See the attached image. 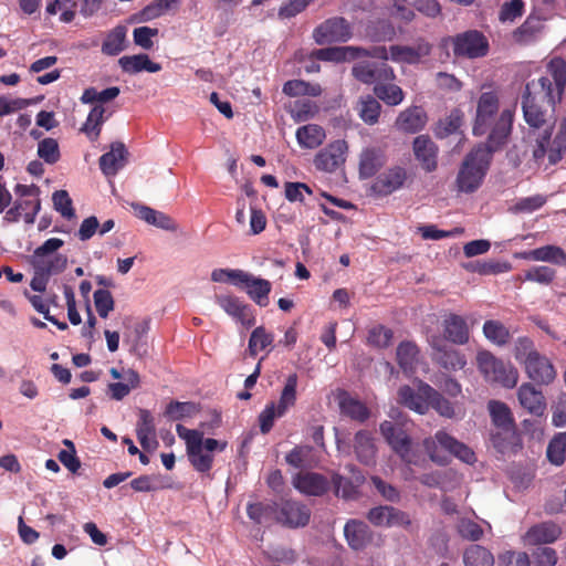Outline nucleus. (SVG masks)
Returning a JSON list of instances; mask_svg holds the SVG:
<instances>
[{"label":"nucleus","instance_id":"46","mask_svg":"<svg viewBox=\"0 0 566 566\" xmlns=\"http://www.w3.org/2000/svg\"><path fill=\"white\" fill-rule=\"evenodd\" d=\"M463 562L465 566H493L494 557L485 547L471 545L463 554Z\"/></svg>","mask_w":566,"mask_h":566},{"label":"nucleus","instance_id":"24","mask_svg":"<svg viewBox=\"0 0 566 566\" xmlns=\"http://www.w3.org/2000/svg\"><path fill=\"white\" fill-rule=\"evenodd\" d=\"M406 179V169L395 166L381 172L374 181L371 188L375 193L387 196L400 189Z\"/></svg>","mask_w":566,"mask_h":566},{"label":"nucleus","instance_id":"11","mask_svg":"<svg viewBox=\"0 0 566 566\" xmlns=\"http://www.w3.org/2000/svg\"><path fill=\"white\" fill-rule=\"evenodd\" d=\"M64 241L59 238H51L38 247L30 256V262L34 271L42 273L59 274L66 268L67 259L65 255L57 253Z\"/></svg>","mask_w":566,"mask_h":566},{"label":"nucleus","instance_id":"35","mask_svg":"<svg viewBox=\"0 0 566 566\" xmlns=\"http://www.w3.org/2000/svg\"><path fill=\"white\" fill-rule=\"evenodd\" d=\"M344 535L350 548L360 551L371 541L368 525L358 520H350L344 526Z\"/></svg>","mask_w":566,"mask_h":566},{"label":"nucleus","instance_id":"22","mask_svg":"<svg viewBox=\"0 0 566 566\" xmlns=\"http://www.w3.org/2000/svg\"><path fill=\"white\" fill-rule=\"evenodd\" d=\"M352 72L355 78L366 84L392 81L396 77L394 70L390 66L382 64L378 67L371 62H358L353 66Z\"/></svg>","mask_w":566,"mask_h":566},{"label":"nucleus","instance_id":"8","mask_svg":"<svg viewBox=\"0 0 566 566\" xmlns=\"http://www.w3.org/2000/svg\"><path fill=\"white\" fill-rule=\"evenodd\" d=\"M431 44L424 39H418L412 44H394L387 46H375L366 53L368 56L391 61L397 64L421 63L431 52Z\"/></svg>","mask_w":566,"mask_h":566},{"label":"nucleus","instance_id":"23","mask_svg":"<svg viewBox=\"0 0 566 566\" xmlns=\"http://www.w3.org/2000/svg\"><path fill=\"white\" fill-rule=\"evenodd\" d=\"M128 160V151L125 145L120 142H115L111 145L109 151L105 153L99 158V168L107 177H114L122 170Z\"/></svg>","mask_w":566,"mask_h":566},{"label":"nucleus","instance_id":"5","mask_svg":"<svg viewBox=\"0 0 566 566\" xmlns=\"http://www.w3.org/2000/svg\"><path fill=\"white\" fill-rule=\"evenodd\" d=\"M405 423H395L392 421H382L379 426V432L391 450L399 455L408 468L402 471L403 479L409 481L415 479L409 465H420L424 462L412 448V439L405 430Z\"/></svg>","mask_w":566,"mask_h":566},{"label":"nucleus","instance_id":"14","mask_svg":"<svg viewBox=\"0 0 566 566\" xmlns=\"http://www.w3.org/2000/svg\"><path fill=\"white\" fill-rule=\"evenodd\" d=\"M311 518V510L303 503L285 500L277 503L275 522L290 528L304 527Z\"/></svg>","mask_w":566,"mask_h":566},{"label":"nucleus","instance_id":"9","mask_svg":"<svg viewBox=\"0 0 566 566\" xmlns=\"http://www.w3.org/2000/svg\"><path fill=\"white\" fill-rule=\"evenodd\" d=\"M297 385L298 376L294 373L287 376L284 386L281 390L277 402H270L265 406L260 413V429L263 433H268L276 418L283 417L292 407L295 406L297 400Z\"/></svg>","mask_w":566,"mask_h":566},{"label":"nucleus","instance_id":"2","mask_svg":"<svg viewBox=\"0 0 566 566\" xmlns=\"http://www.w3.org/2000/svg\"><path fill=\"white\" fill-rule=\"evenodd\" d=\"M515 111V104L500 105L497 91L483 92L476 101L473 134L475 136L489 134L486 146L491 149H499L511 135Z\"/></svg>","mask_w":566,"mask_h":566},{"label":"nucleus","instance_id":"7","mask_svg":"<svg viewBox=\"0 0 566 566\" xmlns=\"http://www.w3.org/2000/svg\"><path fill=\"white\" fill-rule=\"evenodd\" d=\"M494 150L480 145L467 155L457 176L459 191L470 193L481 186Z\"/></svg>","mask_w":566,"mask_h":566},{"label":"nucleus","instance_id":"19","mask_svg":"<svg viewBox=\"0 0 566 566\" xmlns=\"http://www.w3.org/2000/svg\"><path fill=\"white\" fill-rule=\"evenodd\" d=\"M136 436L138 442L146 451H155L159 442L157 440V431H156V418L155 416L147 409L138 410V420L136 423Z\"/></svg>","mask_w":566,"mask_h":566},{"label":"nucleus","instance_id":"52","mask_svg":"<svg viewBox=\"0 0 566 566\" xmlns=\"http://www.w3.org/2000/svg\"><path fill=\"white\" fill-rule=\"evenodd\" d=\"M374 93L379 99L390 106L399 105L405 98L401 87L392 83H377L374 87Z\"/></svg>","mask_w":566,"mask_h":566},{"label":"nucleus","instance_id":"15","mask_svg":"<svg viewBox=\"0 0 566 566\" xmlns=\"http://www.w3.org/2000/svg\"><path fill=\"white\" fill-rule=\"evenodd\" d=\"M433 396H437V391L422 381L418 382L417 390L402 386L398 391L399 402L421 415L428 411Z\"/></svg>","mask_w":566,"mask_h":566},{"label":"nucleus","instance_id":"62","mask_svg":"<svg viewBox=\"0 0 566 566\" xmlns=\"http://www.w3.org/2000/svg\"><path fill=\"white\" fill-rule=\"evenodd\" d=\"M555 275L554 269L546 265H536L525 271L523 280L538 284H549L555 279Z\"/></svg>","mask_w":566,"mask_h":566},{"label":"nucleus","instance_id":"56","mask_svg":"<svg viewBox=\"0 0 566 566\" xmlns=\"http://www.w3.org/2000/svg\"><path fill=\"white\" fill-rule=\"evenodd\" d=\"M179 0H155L147 7H145L139 13L136 14L135 20L137 22L151 21L163 15L172 4Z\"/></svg>","mask_w":566,"mask_h":566},{"label":"nucleus","instance_id":"21","mask_svg":"<svg viewBox=\"0 0 566 566\" xmlns=\"http://www.w3.org/2000/svg\"><path fill=\"white\" fill-rule=\"evenodd\" d=\"M132 207L134 209L135 216L149 226H154L168 232H177L179 230L178 222L163 211L155 210L140 203H134Z\"/></svg>","mask_w":566,"mask_h":566},{"label":"nucleus","instance_id":"12","mask_svg":"<svg viewBox=\"0 0 566 566\" xmlns=\"http://www.w3.org/2000/svg\"><path fill=\"white\" fill-rule=\"evenodd\" d=\"M547 73L549 76L538 78V85L548 102L556 104L562 99L566 87V62L562 57H553L547 64Z\"/></svg>","mask_w":566,"mask_h":566},{"label":"nucleus","instance_id":"4","mask_svg":"<svg viewBox=\"0 0 566 566\" xmlns=\"http://www.w3.org/2000/svg\"><path fill=\"white\" fill-rule=\"evenodd\" d=\"M422 446L429 459L439 465L448 464L451 455L465 463H472L475 459L470 448L446 430H438L432 437L426 438Z\"/></svg>","mask_w":566,"mask_h":566},{"label":"nucleus","instance_id":"34","mask_svg":"<svg viewBox=\"0 0 566 566\" xmlns=\"http://www.w3.org/2000/svg\"><path fill=\"white\" fill-rule=\"evenodd\" d=\"M366 53L368 51L360 48L340 46L315 50L311 56L322 61L343 62L355 60L359 56H368Z\"/></svg>","mask_w":566,"mask_h":566},{"label":"nucleus","instance_id":"17","mask_svg":"<svg viewBox=\"0 0 566 566\" xmlns=\"http://www.w3.org/2000/svg\"><path fill=\"white\" fill-rule=\"evenodd\" d=\"M350 34L349 25L343 18H333L318 25L313 32V38L317 44H326L345 42Z\"/></svg>","mask_w":566,"mask_h":566},{"label":"nucleus","instance_id":"13","mask_svg":"<svg viewBox=\"0 0 566 566\" xmlns=\"http://www.w3.org/2000/svg\"><path fill=\"white\" fill-rule=\"evenodd\" d=\"M347 155V142L336 139L327 144L314 156L313 165L319 171L333 174L345 165Z\"/></svg>","mask_w":566,"mask_h":566},{"label":"nucleus","instance_id":"39","mask_svg":"<svg viewBox=\"0 0 566 566\" xmlns=\"http://www.w3.org/2000/svg\"><path fill=\"white\" fill-rule=\"evenodd\" d=\"M354 449L358 460L365 464H371L376 457V446L370 432L361 430L355 434Z\"/></svg>","mask_w":566,"mask_h":566},{"label":"nucleus","instance_id":"30","mask_svg":"<svg viewBox=\"0 0 566 566\" xmlns=\"http://www.w3.org/2000/svg\"><path fill=\"white\" fill-rule=\"evenodd\" d=\"M428 122L427 113L420 106H411L402 111L396 118L398 130L415 134L422 130Z\"/></svg>","mask_w":566,"mask_h":566},{"label":"nucleus","instance_id":"26","mask_svg":"<svg viewBox=\"0 0 566 566\" xmlns=\"http://www.w3.org/2000/svg\"><path fill=\"white\" fill-rule=\"evenodd\" d=\"M549 18L551 15H542L539 10L535 7L525 22L514 31V40L518 43H530L534 41L542 34L544 22Z\"/></svg>","mask_w":566,"mask_h":566},{"label":"nucleus","instance_id":"36","mask_svg":"<svg viewBox=\"0 0 566 566\" xmlns=\"http://www.w3.org/2000/svg\"><path fill=\"white\" fill-rule=\"evenodd\" d=\"M385 164L384 153L375 147H366L359 156V176L363 179L373 177Z\"/></svg>","mask_w":566,"mask_h":566},{"label":"nucleus","instance_id":"54","mask_svg":"<svg viewBox=\"0 0 566 566\" xmlns=\"http://www.w3.org/2000/svg\"><path fill=\"white\" fill-rule=\"evenodd\" d=\"M535 262H546L556 265L566 264V253L557 245L547 244L534 249Z\"/></svg>","mask_w":566,"mask_h":566},{"label":"nucleus","instance_id":"20","mask_svg":"<svg viewBox=\"0 0 566 566\" xmlns=\"http://www.w3.org/2000/svg\"><path fill=\"white\" fill-rule=\"evenodd\" d=\"M429 343L434 349V359L449 370H459L467 365L465 357L457 349L449 347L438 336H430Z\"/></svg>","mask_w":566,"mask_h":566},{"label":"nucleus","instance_id":"60","mask_svg":"<svg viewBox=\"0 0 566 566\" xmlns=\"http://www.w3.org/2000/svg\"><path fill=\"white\" fill-rule=\"evenodd\" d=\"M198 412V407L193 402H179L174 401L170 402L165 411V415L170 420H185L187 418L193 417Z\"/></svg>","mask_w":566,"mask_h":566},{"label":"nucleus","instance_id":"29","mask_svg":"<svg viewBox=\"0 0 566 566\" xmlns=\"http://www.w3.org/2000/svg\"><path fill=\"white\" fill-rule=\"evenodd\" d=\"M562 531L558 525L552 522L541 523L532 526L523 536L522 543L525 546H535L539 544H549L555 542Z\"/></svg>","mask_w":566,"mask_h":566},{"label":"nucleus","instance_id":"38","mask_svg":"<svg viewBox=\"0 0 566 566\" xmlns=\"http://www.w3.org/2000/svg\"><path fill=\"white\" fill-rule=\"evenodd\" d=\"M124 72L136 74L143 71L157 73L161 70L159 63L153 62L147 54L125 55L118 60Z\"/></svg>","mask_w":566,"mask_h":566},{"label":"nucleus","instance_id":"27","mask_svg":"<svg viewBox=\"0 0 566 566\" xmlns=\"http://www.w3.org/2000/svg\"><path fill=\"white\" fill-rule=\"evenodd\" d=\"M520 405L530 413L541 417L546 410V401L543 392L530 382H524L517 390Z\"/></svg>","mask_w":566,"mask_h":566},{"label":"nucleus","instance_id":"33","mask_svg":"<svg viewBox=\"0 0 566 566\" xmlns=\"http://www.w3.org/2000/svg\"><path fill=\"white\" fill-rule=\"evenodd\" d=\"M442 327L447 340L458 345H464L469 342V327L462 316L457 314L446 315Z\"/></svg>","mask_w":566,"mask_h":566},{"label":"nucleus","instance_id":"61","mask_svg":"<svg viewBox=\"0 0 566 566\" xmlns=\"http://www.w3.org/2000/svg\"><path fill=\"white\" fill-rule=\"evenodd\" d=\"M513 354L515 359L525 367L534 356L538 355V352L530 338L520 337L515 342Z\"/></svg>","mask_w":566,"mask_h":566},{"label":"nucleus","instance_id":"3","mask_svg":"<svg viewBox=\"0 0 566 566\" xmlns=\"http://www.w3.org/2000/svg\"><path fill=\"white\" fill-rule=\"evenodd\" d=\"M220 422V417L216 416L209 424L201 423V430L188 429L182 424L176 427L178 437L186 443L189 462L198 472H208L213 464V453L222 452L228 446L226 440L203 438L205 430L218 428Z\"/></svg>","mask_w":566,"mask_h":566},{"label":"nucleus","instance_id":"49","mask_svg":"<svg viewBox=\"0 0 566 566\" xmlns=\"http://www.w3.org/2000/svg\"><path fill=\"white\" fill-rule=\"evenodd\" d=\"M76 3L73 0H50L46 6V13L59 15V20L64 23L71 22L76 12Z\"/></svg>","mask_w":566,"mask_h":566},{"label":"nucleus","instance_id":"42","mask_svg":"<svg viewBox=\"0 0 566 566\" xmlns=\"http://www.w3.org/2000/svg\"><path fill=\"white\" fill-rule=\"evenodd\" d=\"M380 109L379 102L370 95L360 97L356 105L358 116L367 125H374L378 122Z\"/></svg>","mask_w":566,"mask_h":566},{"label":"nucleus","instance_id":"43","mask_svg":"<svg viewBox=\"0 0 566 566\" xmlns=\"http://www.w3.org/2000/svg\"><path fill=\"white\" fill-rule=\"evenodd\" d=\"M104 115V106L101 104L94 105L81 128V130L93 142L99 136L101 127L106 119Z\"/></svg>","mask_w":566,"mask_h":566},{"label":"nucleus","instance_id":"47","mask_svg":"<svg viewBox=\"0 0 566 566\" xmlns=\"http://www.w3.org/2000/svg\"><path fill=\"white\" fill-rule=\"evenodd\" d=\"M283 93L289 96H318L322 93V87L317 83L292 80L283 85Z\"/></svg>","mask_w":566,"mask_h":566},{"label":"nucleus","instance_id":"50","mask_svg":"<svg viewBox=\"0 0 566 566\" xmlns=\"http://www.w3.org/2000/svg\"><path fill=\"white\" fill-rule=\"evenodd\" d=\"M249 517L258 524H266L275 521L277 513V503H254L249 504L247 509Z\"/></svg>","mask_w":566,"mask_h":566},{"label":"nucleus","instance_id":"31","mask_svg":"<svg viewBox=\"0 0 566 566\" xmlns=\"http://www.w3.org/2000/svg\"><path fill=\"white\" fill-rule=\"evenodd\" d=\"M293 485L303 494L319 496L328 490L329 483L318 473L302 472L293 478Z\"/></svg>","mask_w":566,"mask_h":566},{"label":"nucleus","instance_id":"53","mask_svg":"<svg viewBox=\"0 0 566 566\" xmlns=\"http://www.w3.org/2000/svg\"><path fill=\"white\" fill-rule=\"evenodd\" d=\"M366 35L374 42L391 41L396 36V29L390 22L379 20L367 27Z\"/></svg>","mask_w":566,"mask_h":566},{"label":"nucleus","instance_id":"37","mask_svg":"<svg viewBox=\"0 0 566 566\" xmlns=\"http://www.w3.org/2000/svg\"><path fill=\"white\" fill-rule=\"evenodd\" d=\"M295 137L301 148L315 149L324 143L326 133L317 124H306L296 129Z\"/></svg>","mask_w":566,"mask_h":566},{"label":"nucleus","instance_id":"55","mask_svg":"<svg viewBox=\"0 0 566 566\" xmlns=\"http://www.w3.org/2000/svg\"><path fill=\"white\" fill-rule=\"evenodd\" d=\"M565 453L566 432L556 433L547 446V459L554 465H562L565 461Z\"/></svg>","mask_w":566,"mask_h":566},{"label":"nucleus","instance_id":"18","mask_svg":"<svg viewBox=\"0 0 566 566\" xmlns=\"http://www.w3.org/2000/svg\"><path fill=\"white\" fill-rule=\"evenodd\" d=\"M488 43L478 31H468L453 39V52L458 56L478 57L486 54Z\"/></svg>","mask_w":566,"mask_h":566},{"label":"nucleus","instance_id":"1","mask_svg":"<svg viewBox=\"0 0 566 566\" xmlns=\"http://www.w3.org/2000/svg\"><path fill=\"white\" fill-rule=\"evenodd\" d=\"M554 106L545 97L543 88L537 82L526 85L522 108L524 119L532 128L521 144L514 146L511 158L515 166L525 164L528 168L542 165L553 166L562 160L566 153V116L554 126L547 125V114L542 103Z\"/></svg>","mask_w":566,"mask_h":566},{"label":"nucleus","instance_id":"58","mask_svg":"<svg viewBox=\"0 0 566 566\" xmlns=\"http://www.w3.org/2000/svg\"><path fill=\"white\" fill-rule=\"evenodd\" d=\"M286 462L294 468L311 467L316 463L313 449L310 446L295 447L285 457Z\"/></svg>","mask_w":566,"mask_h":566},{"label":"nucleus","instance_id":"28","mask_svg":"<svg viewBox=\"0 0 566 566\" xmlns=\"http://www.w3.org/2000/svg\"><path fill=\"white\" fill-rule=\"evenodd\" d=\"M524 369L530 379L541 385H548L556 377V370L552 361L539 353L528 361Z\"/></svg>","mask_w":566,"mask_h":566},{"label":"nucleus","instance_id":"45","mask_svg":"<svg viewBox=\"0 0 566 566\" xmlns=\"http://www.w3.org/2000/svg\"><path fill=\"white\" fill-rule=\"evenodd\" d=\"M339 408L342 413L357 421H365L369 417L367 407L346 394L339 397Z\"/></svg>","mask_w":566,"mask_h":566},{"label":"nucleus","instance_id":"44","mask_svg":"<svg viewBox=\"0 0 566 566\" xmlns=\"http://www.w3.org/2000/svg\"><path fill=\"white\" fill-rule=\"evenodd\" d=\"M397 360L406 374H412L418 364V348L411 342H403L397 348Z\"/></svg>","mask_w":566,"mask_h":566},{"label":"nucleus","instance_id":"64","mask_svg":"<svg viewBox=\"0 0 566 566\" xmlns=\"http://www.w3.org/2000/svg\"><path fill=\"white\" fill-rule=\"evenodd\" d=\"M94 305L96 312L102 318H107L109 313L114 310V298L107 290H96L93 294Z\"/></svg>","mask_w":566,"mask_h":566},{"label":"nucleus","instance_id":"10","mask_svg":"<svg viewBox=\"0 0 566 566\" xmlns=\"http://www.w3.org/2000/svg\"><path fill=\"white\" fill-rule=\"evenodd\" d=\"M476 366L486 381L500 384L505 388H514L518 381L517 369L488 350L478 353Z\"/></svg>","mask_w":566,"mask_h":566},{"label":"nucleus","instance_id":"59","mask_svg":"<svg viewBox=\"0 0 566 566\" xmlns=\"http://www.w3.org/2000/svg\"><path fill=\"white\" fill-rule=\"evenodd\" d=\"M274 340V336L271 333H268L264 327H256L250 336L249 339V353L252 356H255L260 350L266 349L272 345Z\"/></svg>","mask_w":566,"mask_h":566},{"label":"nucleus","instance_id":"32","mask_svg":"<svg viewBox=\"0 0 566 566\" xmlns=\"http://www.w3.org/2000/svg\"><path fill=\"white\" fill-rule=\"evenodd\" d=\"M412 149L416 159L426 171L431 172L436 170L438 148L428 136H417L413 140Z\"/></svg>","mask_w":566,"mask_h":566},{"label":"nucleus","instance_id":"48","mask_svg":"<svg viewBox=\"0 0 566 566\" xmlns=\"http://www.w3.org/2000/svg\"><path fill=\"white\" fill-rule=\"evenodd\" d=\"M127 29L118 25L113 29L106 36L102 51L107 55H117L125 49Z\"/></svg>","mask_w":566,"mask_h":566},{"label":"nucleus","instance_id":"25","mask_svg":"<svg viewBox=\"0 0 566 566\" xmlns=\"http://www.w3.org/2000/svg\"><path fill=\"white\" fill-rule=\"evenodd\" d=\"M216 303L234 321L244 326H252L254 317L250 312V307L243 303L239 297L233 295H218Z\"/></svg>","mask_w":566,"mask_h":566},{"label":"nucleus","instance_id":"51","mask_svg":"<svg viewBox=\"0 0 566 566\" xmlns=\"http://www.w3.org/2000/svg\"><path fill=\"white\" fill-rule=\"evenodd\" d=\"M483 334L491 343L502 346L505 345L511 337L509 328L500 321L490 319L483 325Z\"/></svg>","mask_w":566,"mask_h":566},{"label":"nucleus","instance_id":"6","mask_svg":"<svg viewBox=\"0 0 566 566\" xmlns=\"http://www.w3.org/2000/svg\"><path fill=\"white\" fill-rule=\"evenodd\" d=\"M488 409L497 431L492 434L493 446L502 453L515 452L520 447V438L511 409L502 401L491 400Z\"/></svg>","mask_w":566,"mask_h":566},{"label":"nucleus","instance_id":"63","mask_svg":"<svg viewBox=\"0 0 566 566\" xmlns=\"http://www.w3.org/2000/svg\"><path fill=\"white\" fill-rule=\"evenodd\" d=\"M38 156L46 164H55L60 159L59 144L54 138H44L38 144Z\"/></svg>","mask_w":566,"mask_h":566},{"label":"nucleus","instance_id":"40","mask_svg":"<svg viewBox=\"0 0 566 566\" xmlns=\"http://www.w3.org/2000/svg\"><path fill=\"white\" fill-rule=\"evenodd\" d=\"M249 296L259 305L265 306L268 304V296L271 291L269 281L255 277L247 273V279L242 281Z\"/></svg>","mask_w":566,"mask_h":566},{"label":"nucleus","instance_id":"16","mask_svg":"<svg viewBox=\"0 0 566 566\" xmlns=\"http://www.w3.org/2000/svg\"><path fill=\"white\" fill-rule=\"evenodd\" d=\"M367 517L371 524L379 527L410 528L412 525L408 513L388 505L371 509Z\"/></svg>","mask_w":566,"mask_h":566},{"label":"nucleus","instance_id":"57","mask_svg":"<svg viewBox=\"0 0 566 566\" xmlns=\"http://www.w3.org/2000/svg\"><path fill=\"white\" fill-rule=\"evenodd\" d=\"M290 113L296 122H305L318 113V105L311 99L300 98L290 106Z\"/></svg>","mask_w":566,"mask_h":566},{"label":"nucleus","instance_id":"41","mask_svg":"<svg viewBox=\"0 0 566 566\" xmlns=\"http://www.w3.org/2000/svg\"><path fill=\"white\" fill-rule=\"evenodd\" d=\"M123 382H112L108 385L111 397L115 400H122L140 384L138 373L132 368L123 370Z\"/></svg>","mask_w":566,"mask_h":566}]
</instances>
